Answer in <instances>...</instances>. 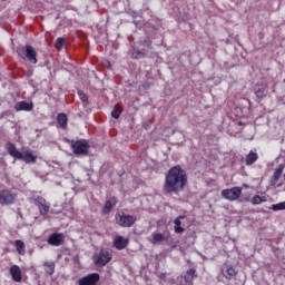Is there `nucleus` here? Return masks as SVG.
I'll list each match as a JSON object with an SVG mask.
<instances>
[{
	"mask_svg": "<svg viewBox=\"0 0 285 285\" xmlns=\"http://www.w3.org/2000/svg\"><path fill=\"white\" fill-rule=\"evenodd\" d=\"M222 197H224V199H228V202H237V199L242 197V187L223 189Z\"/></svg>",
	"mask_w": 285,
	"mask_h": 285,
	"instance_id": "8",
	"label": "nucleus"
},
{
	"mask_svg": "<svg viewBox=\"0 0 285 285\" xmlns=\"http://www.w3.org/2000/svg\"><path fill=\"white\" fill-rule=\"evenodd\" d=\"M272 210H285V202L272 205Z\"/></svg>",
	"mask_w": 285,
	"mask_h": 285,
	"instance_id": "28",
	"label": "nucleus"
},
{
	"mask_svg": "<svg viewBox=\"0 0 285 285\" xmlns=\"http://www.w3.org/2000/svg\"><path fill=\"white\" fill-rule=\"evenodd\" d=\"M14 109L17 110V112H19L21 110L30 111V110H32V102L20 101L18 104H16Z\"/></svg>",
	"mask_w": 285,
	"mask_h": 285,
	"instance_id": "18",
	"label": "nucleus"
},
{
	"mask_svg": "<svg viewBox=\"0 0 285 285\" xmlns=\"http://www.w3.org/2000/svg\"><path fill=\"white\" fill-rule=\"evenodd\" d=\"M263 202H266V198H264V197H262V196H258V195H256V196H254V197L252 198V204H254V206H257V205H259V204H263Z\"/></svg>",
	"mask_w": 285,
	"mask_h": 285,
	"instance_id": "26",
	"label": "nucleus"
},
{
	"mask_svg": "<svg viewBox=\"0 0 285 285\" xmlns=\"http://www.w3.org/2000/svg\"><path fill=\"white\" fill-rule=\"evenodd\" d=\"M282 173H284V166H279L278 168L275 169L272 179L275 184L279 181V177H282Z\"/></svg>",
	"mask_w": 285,
	"mask_h": 285,
	"instance_id": "25",
	"label": "nucleus"
},
{
	"mask_svg": "<svg viewBox=\"0 0 285 285\" xmlns=\"http://www.w3.org/2000/svg\"><path fill=\"white\" fill-rule=\"evenodd\" d=\"M186 184H188L186 170L181 166H175L168 170L165 177L163 191L165 195H178V193H181L186 188Z\"/></svg>",
	"mask_w": 285,
	"mask_h": 285,
	"instance_id": "1",
	"label": "nucleus"
},
{
	"mask_svg": "<svg viewBox=\"0 0 285 285\" xmlns=\"http://www.w3.org/2000/svg\"><path fill=\"white\" fill-rule=\"evenodd\" d=\"M254 92L258 99H264L268 92V85L258 83L254 87Z\"/></svg>",
	"mask_w": 285,
	"mask_h": 285,
	"instance_id": "14",
	"label": "nucleus"
},
{
	"mask_svg": "<svg viewBox=\"0 0 285 285\" xmlns=\"http://www.w3.org/2000/svg\"><path fill=\"white\" fill-rule=\"evenodd\" d=\"M79 98L83 104H88V96L83 91H78Z\"/></svg>",
	"mask_w": 285,
	"mask_h": 285,
	"instance_id": "30",
	"label": "nucleus"
},
{
	"mask_svg": "<svg viewBox=\"0 0 285 285\" xmlns=\"http://www.w3.org/2000/svg\"><path fill=\"white\" fill-rule=\"evenodd\" d=\"M43 266L47 275H55V262H45Z\"/></svg>",
	"mask_w": 285,
	"mask_h": 285,
	"instance_id": "23",
	"label": "nucleus"
},
{
	"mask_svg": "<svg viewBox=\"0 0 285 285\" xmlns=\"http://www.w3.org/2000/svg\"><path fill=\"white\" fill-rule=\"evenodd\" d=\"M257 159H259V155L256 151L250 150L245 158V164L246 166H253Z\"/></svg>",
	"mask_w": 285,
	"mask_h": 285,
	"instance_id": "17",
	"label": "nucleus"
},
{
	"mask_svg": "<svg viewBox=\"0 0 285 285\" xmlns=\"http://www.w3.org/2000/svg\"><path fill=\"white\" fill-rule=\"evenodd\" d=\"M186 216H178L177 218H175L174 220V230L175 233H177V235H181V233H184V227H181V219H185Z\"/></svg>",
	"mask_w": 285,
	"mask_h": 285,
	"instance_id": "20",
	"label": "nucleus"
},
{
	"mask_svg": "<svg viewBox=\"0 0 285 285\" xmlns=\"http://www.w3.org/2000/svg\"><path fill=\"white\" fill-rule=\"evenodd\" d=\"M117 206V198L112 197L106 202L105 207L102 208V215H110L114 207Z\"/></svg>",
	"mask_w": 285,
	"mask_h": 285,
	"instance_id": "16",
	"label": "nucleus"
},
{
	"mask_svg": "<svg viewBox=\"0 0 285 285\" xmlns=\"http://www.w3.org/2000/svg\"><path fill=\"white\" fill-rule=\"evenodd\" d=\"M112 259V252L108 249H100L99 254L94 258L96 266L101 268Z\"/></svg>",
	"mask_w": 285,
	"mask_h": 285,
	"instance_id": "7",
	"label": "nucleus"
},
{
	"mask_svg": "<svg viewBox=\"0 0 285 285\" xmlns=\"http://www.w3.org/2000/svg\"><path fill=\"white\" fill-rule=\"evenodd\" d=\"M31 202L37 206L41 217H46L50 213V203L43 196H36L31 198Z\"/></svg>",
	"mask_w": 285,
	"mask_h": 285,
	"instance_id": "5",
	"label": "nucleus"
},
{
	"mask_svg": "<svg viewBox=\"0 0 285 285\" xmlns=\"http://www.w3.org/2000/svg\"><path fill=\"white\" fill-rule=\"evenodd\" d=\"M10 275L13 282H21V279H23V276L21 275V267H19V265L10 267Z\"/></svg>",
	"mask_w": 285,
	"mask_h": 285,
	"instance_id": "15",
	"label": "nucleus"
},
{
	"mask_svg": "<svg viewBox=\"0 0 285 285\" xmlns=\"http://www.w3.org/2000/svg\"><path fill=\"white\" fill-rule=\"evenodd\" d=\"M14 199H17V196L12 194V191L8 189H3L0 191V204L2 205L14 204Z\"/></svg>",
	"mask_w": 285,
	"mask_h": 285,
	"instance_id": "10",
	"label": "nucleus"
},
{
	"mask_svg": "<svg viewBox=\"0 0 285 285\" xmlns=\"http://www.w3.org/2000/svg\"><path fill=\"white\" fill-rule=\"evenodd\" d=\"M57 122L62 130H66V128H68V116L66 114H58Z\"/></svg>",
	"mask_w": 285,
	"mask_h": 285,
	"instance_id": "19",
	"label": "nucleus"
},
{
	"mask_svg": "<svg viewBox=\"0 0 285 285\" xmlns=\"http://www.w3.org/2000/svg\"><path fill=\"white\" fill-rule=\"evenodd\" d=\"M195 273V269H188L184 275L177 277L176 285H193V279L197 277Z\"/></svg>",
	"mask_w": 285,
	"mask_h": 285,
	"instance_id": "9",
	"label": "nucleus"
},
{
	"mask_svg": "<svg viewBox=\"0 0 285 285\" xmlns=\"http://www.w3.org/2000/svg\"><path fill=\"white\" fill-rule=\"evenodd\" d=\"M223 275L224 277H226V279H232L233 277H235V275H237V272H235V268H233V266H225L223 268Z\"/></svg>",
	"mask_w": 285,
	"mask_h": 285,
	"instance_id": "22",
	"label": "nucleus"
},
{
	"mask_svg": "<svg viewBox=\"0 0 285 285\" xmlns=\"http://www.w3.org/2000/svg\"><path fill=\"white\" fill-rule=\"evenodd\" d=\"M100 276L98 273L89 274L78 281V285H97Z\"/></svg>",
	"mask_w": 285,
	"mask_h": 285,
	"instance_id": "11",
	"label": "nucleus"
},
{
	"mask_svg": "<svg viewBox=\"0 0 285 285\" xmlns=\"http://www.w3.org/2000/svg\"><path fill=\"white\" fill-rule=\"evenodd\" d=\"M17 55L20 59L23 61H29V63L37 65V50H35V47L28 45V46H20L17 48Z\"/></svg>",
	"mask_w": 285,
	"mask_h": 285,
	"instance_id": "3",
	"label": "nucleus"
},
{
	"mask_svg": "<svg viewBox=\"0 0 285 285\" xmlns=\"http://www.w3.org/2000/svg\"><path fill=\"white\" fill-rule=\"evenodd\" d=\"M142 46H145L146 48H150V46H153V42H150V40L146 39L142 41Z\"/></svg>",
	"mask_w": 285,
	"mask_h": 285,
	"instance_id": "32",
	"label": "nucleus"
},
{
	"mask_svg": "<svg viewBox=\"0 0 285 285\" xmlns=\"http://www.w3.org/2000/svg\"><path fill=\"white\" fill-rule=\"evenodd\" d=\"M66 239V236L63 234L53 233L48 237V244L50 246H61Z\"/></svg>",
	"mask_w": 285,
	"mask_h": 285,
	"instance_id": "12",
	"label": "nucleus"
},
{
	"mask_svg": "<svg viewBox=\"0 0 285 285\" xmlns=\"http://www.w3.org/2000/svg\"><path fill=\"white\" fill-rule=\"evenodd\" d=\"M151 244H160V242H168V236L160 233H154L151 234Z\"/></svg>",
	"mask_w": 285,
	"mask_h": 285,
	"instance_id": "21",
	"label": "nucleus"
},
{
	"mask_svg": "<svg viewBox=\"0 0 285 285\" xmlns=\"http://www.w3.org/2000/svg\"><path fill=\"white\" fill-rule=\"evenodd\" d=\"M111 117H114V119H119V117H121V110H119L118 108H115L111 111Z\"/></svg>",
	"mask_w": 285,
	"mask_h": 285,
	"instance_id": "29",
	"label": "nucleus"
},
{
	"mask_svg": "<svg viewBox=\"0 0 285 285\" xmlns=\"http://www.w3.org/2000/svg\"><path fill=\"white\" fill-rule=\"evenodd\" d=\"M71 148L73 155H88V150L90 148V145L88 144V140L80 139V140H72L71 141Z\"/></svg>",
	"mask_w": 285,
	"mask_h": 285,
	"instance_id": "6",
	"label": "nucleus"
},
{
	"mask_svg": "<svg viewBox=\"0 0 285 285\" xmlns=\"http://www.w3.org/2000/svg\"><path fill=\"white\" fill-rule=\"evenodd\" d=\"M128 243H129L128 238L119 235L115 236L112 242L116 250H124L125 248L128 247Z\"/></svg>",
	"mask_w": 285,
	"mask_h": 285,
	"instance_id": "13",
	"label": "nucleus"
},
{
	"mask_svg": "<svg viewBox=\"0 0 285 285\" xmlns=\"http://www.w3.org/2000/svg\"><path fill=\"white\" fill-rule=\"evenodd\" d=\"M116 222L121 228H132L137 223V216L119 212L116 214Z\"/></svg>",
	"mask_w": 285,
	"mask_h": 285,
	"instance_id": "4",
	"label": "nucleus"
},
{
	"mask_svg": "<svg viewBox=\"0 0 285 285\" xmlns=\"http://www.w3.org/2000/svg\"><path fill=\"white\" fill-rule=\"evenodd\" d=\"M63 43H66V40L63 38H57L55 48L57 50H61V48H63Z\"/></svg>",
	"mask_w": 285,
	"mask_h": 285,
	"instance_id": "27",
	"label": "nucleus"
},
{
	"mask_svg": "<svg viewBox=\"0 0 285 285\" xmlns=\"http://www.w3.org/2000/svg\"><path fill=\"white\" fill-rule=\"evenodd\" d=\"M132 57H135V59H141V57H144V53L142 52H139V51H135L132 53Z\"/></svg>",
	"mask_w": 285,
	"mask_h": 285,
	"instance_id": "31",
	"label": "nucleus"
},
{
	"mask_svg": "<svg viewBox=\"0 0 285 285\" xmlns=\"http://www.w3.org/2000/svg\"><path fill=\"white\" fill-rule=\"evenodd\" d=\"M243 186H244L245 188H248V185H246V184H244Z\"/></svg>",
	"mask_w": 285,
	"mask_h": 285,
	"instance_id": "33",
	"label": "nucleus"
},
{
	"mask_svg": "<svg viewBox=\"0 0 285 285\" xmlns=\"http://www.w3.org/2000/svg\"><path fill=\"white\" fill-rule=\"evenodd\" d=\"M6 148L13 159H19L20 161H24V164H37V156L30 148H22V150L19 151L12 142H8Z\"/></svg>",
	"mask_w": 285,
	"mask_h": 285,
	"instance_id": "2",
	"label": "nucleus"
},
{
	"mask_svg": "<svg viewBox=\"0 0 285 285\" xmlns=\"http://www.w3.org/2000/svg\"><path fill=\"white\" fill-rule=\"evenodd\" d=\"M16 248L18 255H26V243L23 240H16Z\"/></svg>",
	"mask_w": 285,
	"mask_h": 285,
	"instance_id": "24",
	"label": "nucleus"
}]
</instances>
